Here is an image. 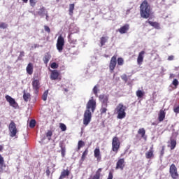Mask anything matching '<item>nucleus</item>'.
Wrapping results in <instances>:
<instances>
[{
    "instance_id": "13d9d810",
    "label": "nucleus",
    "mask_w": 179,
    "mask_h": 179,
    "mask_svg": "<svg viewBox=\"0 0 179 179\" xmlns=\"http://www.w3.org/2000/svg\"><path fill=\"white\" fill-rule=\"evenodd\" d=\"M22 1H23L24 3H27V2H29V0H22Z\"/></svg>"
},
{
    "instance_id": "09e8293b",
    "label": "nucleus",
    "mask_w": 179,
    "mask_h": 179,
    "mask_svg": "<svg viewBox=\"0 0 179 179\" xmlns=\"http://www.w3.org/2000/svg\"><path fill=\"white\" fill-rule=\"evenodd\" d=\"M59 146L61 150H62V149H66V148H65V145H64V142H62V141H61V142L59 143Z\"/></svg>"
},
{
    "instance_id": "1a4fd4ad",
    "label": "nucleus",
    "mask_w": 179,
    "mask_h": 179,
    "mask_svg": "<svg viewBox=\"0 0 179 179\" xmlns=\"http://www.w3.org/2000/svg\"><path fill=\"white\" fill-rule=\"evenodd\" d=\"M116 66H117V55H113L111 57L109 63V71L110 73H113V72H114V69H115Z\"/></svg>"
},
{
    "instance_id": "7c9ffc66",
    "label": "nucleus",
    "mask_w": 179,
    "mask_h": 179,
    "mask_svg": "<svg viewBox=\"0 0 179 179\" xmlns=\"http://www.w3.org/2000/svg\"><path fill=\"white\" fill-rule=\"evenodd\" d=\"M177 146V141L175 139L171 140V150H174Z\"/></svg>"
},
{
    "instance_id": "2f4dec72",
    "label": "nucleus",
    "mask_w": 179,
    "mask_h": 179,
    "mask_svg": "<svg viewBox=\"0 0 179 179\" xmlns=\"http://www.w3.org/2000/svg\"><path fill=\"white\" fill-rule=\"evenodd\" d=\"M136 94L138 99H142L143 96H145V92H143L142 90H138L136 91Z\"/></svg>"
},
{
    "instance_id": "f704fd0d",
    "label": "nucleus",
    "mask_w": 179,
    "mask_h": 179,
    "mask_svg": "<svg viewBox=\"0 0 179 179\" xmlns=\"http://www.w3.org/2000/svg\"><path fill=\"white\" fill-rule=\"evenodd\" d=\"M23 57H24V51L20 52V55L17 57V61H23Z\"/></svg>"
},
{
    "instance_id": "bb28decb",
    "label": "nucleus",
    "mask_w": 179,
    "mask_h": 179,
    "mask_svg": "<svg viewBox=\"0 0 179 179\" xmlns=\"http://www.w3.org/2000/svg\"><path fill=\"white\" fill-rule=\"evenodd\" d=\"M75 10V3L69 4V14L70 16L73 15V10Z\"/></svg>"
},
{
    "instance_id": "0e129e2a",
    "label": "nucleus",
    "mask_w": 179,
    "mask_h": 179,
    "mask_svg": "<svg viewBox=\"0 0 179 179\" xmlns=\"http://www.w3.org/2000/svg\"><path fill=\"white\" fill-rule=\"evenodd\" d=\"M92 1H94V0H92Z\"/></svg>"
},
{
    "instance_id": "f3484780",
    "label": "nucleus",
    "mask_w": 179,
    "mask_h": 179,
    "mask_svg": "<svg viewBox=\"0 0 179 179\" xmlns=\"http://www.w3.org/2000/svg\"><path fill=\"white\" fill-rule=\"evenodd\" d=\"M94 156L96 159L97 162H100L101 160V154L100 152V148H95L94 150Z\"/></svg>"
},
{
    "instance_id": "6ab92c4d",
    "label": "nucleus",
    "mask_w": 179,
    "mask_h": 179,
    "mask_svg": "<svg viewBox=\"0 0 179 179\" xmlns=\"http://www.w3.org/2000/svg\"><path fill=\"white\" fill-rule=\"evenodd\" d=\"M145 55V51L142 50L139 52L138 56L137 57V63L138 65H142V62H143V58Z\"/></svg>"
},
{
    "instance_id": "f257e3e1",
    "label": "nucleus",
    "mask_w": 179,
    "mask_h": 179,
    "mask_svg": "<svg viewBox=\"0 0 179 179\" xmlns=\"http://www.w3.org/2000/svg\"><path fill=\"white\" fill-rule=\"evenodd\" d=\"M86 108L83 117V124L85 127H87V124H90V121H92V113H94V110H96V101L94 99L89 100ZM90 109L92 112H90Z\"/></svg>"
},
{
    "instance_id": "c03bdc74",
    "label": "nucleus",
    "mask_w": 179,
    "mask_h": 179,
    "mask_svg": "<svg viewBox=\"0 0 179 179\" xmlns=\"http://www.w3.org/2000/svg\"><path fill=\"white\" fill-rule=\"evenodd\" d=\"M29 3L32 8H34V6H36V3H37V1L36 0H29Z\"/></svg>"
},
{
    "instance_id": "c756f323",
    "label": "nucleus",
    "mask_w": 179,
    "mask_h": 179,
    "mask_svg": "<svg viewBox=\"0 0 179 179\" xmlns=\"http://www.w3.org/2000/svg\"><path fill=\"white\" fill-rule=\"evenodd\" d=\"M46 12L47 11H45V7L43 6L38 11V15H39V16H44V15H45Z\"/></svg>"
},
{
    "instance_id": "f8f14e48",
    "label": "nucleus",
    "mask_w": 179,
    "mask_h": 179,
    "mask_svg": "<svg viewBox=\"0 0 179 179\" xmlns=\"http://www.w3.org/2000/svg\"><path fill=\"white\" fill-rule=\"evenodd\" d=\"M59 76H60V74L58 70L51 71V73L50 76L51 80H58V79H59Z\"/></svg>"
},
{
    "instance_id": "473e14b6",
    "label": "nucleus",
    "mask_w": 179,
    "mask_h": 179,
    "mask_svg": "<svg viewBox=\"0 0 179 179\" xmlns=\"http://www.w3.org/2000/svg\"><path fill=\"white\" fill-rule=\"evenodd\" d=\"M48 96V90H45L42 95V100H43V101H46Z\"/></svg>"
},
{
    "instance_id": "37998d69",
    "label": "nucleus",
    "mask_w": 179,
    "mask_h": 179,
    "mask_svg": "<svg viewBox=\"0 0 179 179\" xmlns=\"http://www.w3.org/2000/svg\"><path fill=\"white\" fill-rule=\"evenodd\" d=\"M7 28H8V24L5 22L0 23V29H7Z\"/></svg>"
},
{
    "instance_id": "bf43d9fd",
    "label": "nucleus",
    "mask_w": 179,
    "mask_h": 179,
    "mask_svg": "<svg viewBox=\"0 0 179 179\" xmlns=\"http://www.w3.org/2000/svg\"><path fill=\"white\" fill-rule=\"evenodd\" d=\"M174 78V76L173 74L170 75V78Z\"/></svg>"
},
{
    "instance_id": "79ce46f5",
    "label": "nucleus",
    "mask_w": 179,
    "mask_h": 179,
    "mask_svg": "<svg viewBox=\"0 0 179 179\" xmlns=\"http://www.w3.org/2000/svg\"><path fill=\"white\" fill-rule=\"evenodd\" d=\"M172 85H173V86H175L176 89H177V87H178V85H179L178 80H177V79L175 78V79L173 80V82H172Z\"/></svg>"
},
{
    "instance_id": "603ef678",
    "label": "nucleus",
    "mask_w": 179,
    "mask_h": 179,
    "mask_svg": "<svg viewBox=\"0 0 179 179\" xmlns=\"http://www.w3.org/2000/svg\"><path fill=\"white\" fill-rule=\"evenodd\" d=\"M50 174H51V171H50L49 167H48L46 170V175L48 177H50Z\"/></svg>"
},
{
    "instance_id": "a878e982",
    "label": "nucleus",
    "mask_w": 179,
    "mask_h": 179,
    "mask_svg": "<svg viewBox=\"0 0 179 179\" xmlns=\"http://www.w3.org/2000/svg\"><path fill=\"white\" fill-rule=\"evenodd\" d=\"M108 41V36H102L100 38V44L101 47H103V45H106V43Z\"/></svg>"
},
{
    "instance_id": "8fccbe9b",
    "label": "nucleus",
    "mask_w": 179,
    "mask_h": 179,
    "mask_svg": "<svg viewBox=\"0 0 179 179\" xmlns=\"http://www.w3.org/2000/svg\"><path fill=\"white\" fill-rule=\"evenodd\" d=\"M66 152V149H62L61 150L62 157H65V152Z\"/></svg>"
},
{
    "instance_id": "a18cd8bd",
    "label": "nucleus",
    "mask_w": 179,
    "mask_h": 179,
    "mask_svg": "<svg viewBox=\"0 0 179 179\" xmlns=\"http://www.w3.org/2000/svg\"><path fill=\"white\" fill-rule=\"evenodd\" d=\"M47 138H48L49 141L51 139V137L52 136V131H48L46 134Z\"/></svg>"
},
{
    "instance_id": "c85d7f7f",
    "label": "nucleus",
    "mask_w": 179,
    "mask_h": 179,
    "mask_svg": "<svg viewBox=\"0 0 179 179\" xmlns=\"http://www.w3.org/2000/svg\"><path fill=\"white\" fill-rule=\"evenodd\" d=\"M89 153V149L86 148L85 150V151L83 152L82 157H81V161L82 162H85V160L86 159V156H87Z\"/></svg>"
},
{
    "instance_id": "412c9836",
    "label": "nucleus",
    "mask_w": 179,
    "mask_h": 179,
    "mask_svg": "<svg viewBox=\"0 0 179 179\" xmlns=\"http://www.w3.org/2000/svg\"><path fill=\"white\" fill-rule=\"evenodd\" d=\"M69 174H71V172H69V170L64 169L63 171H62L61 175H60L59 179L66 178V177L69 176Z\"/></svg>"
},
{
    "instance_id": "680f3d73",
    "label": "nucleus",
    "mask_w": 179,
    "mask_h": 179,
    "mask_svg": "<svg viewBox=\"0 0 179 179\" xmlns=\"http://www.w3.org/2000/svg\"><path fill=\"white\" fill-rule=\"evenodd\" d=\"M152 125H156V123L153 122L152 123Z\"/></svg>"
},
{
    "instance_id": "72a5a7b5",
    "label": "nucleus",
    "mask_w": 179,
    "mask_h": 179,
    "mask_svg": "<svg viewBox=\"0 0 179 179\" xmlns=\"http://www.w3.org/2000/svg\"><path fill=\"white\" fill-rule=\"evenodd\" d=\"M85 144L84 141L82 140H80L78 143V150H80V148H83V146H85Z\"/></svg>"
},
{
    "instance_id": "a211bd4d",
    "label": "nucleus",
    "mask_w": 179,
    "mask_h": 179,
    "mask_svg": "<svg viewBox=\"0 0 179 179\" xmlns=\"http://www.w3.org/2000/svg\"><path fill=\"white\" fill-rule=\"evenodd\" d=\"M129 30V24H126L118 29L120 34H125Z\"/></svg>"
},
{
    "instance_id": "5fc2aeb1",
    "label": "nucleus",
    "mask_w": 179,
    "mask_h": 179,
    "mask_svg": "<svg viewBox=\"0 0 179 179\" xmlns=\"http://www.w3.org/2000/svg\"><path fill=\"white\" fill-rule=\"evenodd\" d=\"M173 59H174L173 55L169 56L168 61H173Z\"/></svg>"
},
{
    "instance_id": "4468645a",
    "label": "nucleus",
    "mask_w": 179,
    "mask_h": 179,
    "mask_svg": "<svg viewBox=\"0 0 179 179\" xmlns=\"http://www.w3.org/2000/svg\"><path fill=\"white\" fill-rule=\"evenodd\" d=\"M155 150H153V145L150 148V150L145 152V159H153L155 157Z\"/></svg>"
},
{
    "instance_id": "b1692460",
    "label": "nucleus",
    "mask_w": 179,
    "mask_h": 179,
    "mask_svg": "<svg viewBox=\"0 0 179 179\" xmlns=\"http://www.w3.org/2000/svg\"><path fill=\"white\" fill-rule=\"evenodd\" d=\"M28 75H33V63H29L26 68Z\"/></svg>"
},
{
    "instance_id": "5701e85b",
    "label": "nucleus",
    "mask_w": 179,
    "mask_h": 179,
    "mask_svg": "<svg viewBox=\"0 0 179 179\" xmlns=\"http://www.w3.org/2000/svg\"><path fill=\"white\" fill-rule=\"evenodd\" d=\"M43 59L44 64H48V62H50V60L51 59V54H50V52H46Z\"/></svg>"
},
{
    "instance_id": "423d86ee",
    "label": "nucleus",
    "mask_w": 179,
    "mask_h": 179,
    "mask_svg": "<svg viewBox=\"0 0 179 179\" xmlns=\"http://www.w3.org/2000/svg\"><path fill=\"white\" fill-rule=\"evenodd\" d=\"M8 130L10 132V136L11 138H15L16 136V134L19 131H17V128L16 127V124L13 120H11L9 125H8Z\"/></svg>"
},
{
    "instance_id": "f03ea898",
    "label": "nucleus",
    "mask_w": 179,
    "mask_h": 179,
    "mask_svg": "<svg viewBox=\"0 0 179 179\" xmlns=\"http://www.w3.org/2000/svg\"><path fill=\"white\" fill-rule=\"evenodd\" d=\"M140 15L143 19H149L152 15V8L147 0H144L140 6Z\"/></svg>"
},
{
    "instance_id": "de8ad7c7",
    "label": "nucleus",
    "mask_w": 179,
    "mask_h": 179,
    "mask_svg": "<svg viewBox=\"0 0 179 179\" xmlns=\"http://www.w3.org/2000/svg\"><path fill=\"white\" fill-rule=\"evenodd\" d=\"M166 149V146H162L161 152H160V156H164V150Z\"/></svg>"
},
{
    "instance_id": "393cba45",
    "label": "nucleus",
    "mask_w": 179,
    "mask_h": 179,
    "mask_svg": "<svg viewBox=\"0 0 179 179\" xmlns=\"http://www.w3.org/2000/svg\"><path fill=\"white\" fill-rule=\"evenodd\" d=\"M138 135H141V138L146 139V130L144 128L139 129L138 131Z\"/></svg>"
},
{
    "instance_id": "a19ab883",
    "label": "nucleus",
    "mask_w": 179,
    "mask_h": 179,
    "mask_svg": "<svg viewBox=\"0 0 179 179\" xmlns=\"http://www.w3.org/2000/svg\"><path fill=\"white\" fill-rule=\"evenodd\" d=\"M121 79L124 80V82H125L126 83L128 82V76H127V74H123L122 76H121Z\"/></svg>"
},
{
    "instance_id": "dca6fc26",
    "label": "nucleus",
    "mask_w": 179,
    "mask_h": 179,
    "mask_svg": "<svg viewBox=\"0 0 179 179\" xmlns=\"http://www.w3.org/2000/svg\"><path fill=\"white\" fill-rule=\"evenodd\" d=\"M101 171H103L102 168L98 169L95 175L90 176L88 179H100V177H101Z\"/></svg>"
},
{
    "instance_id": "49530a36",
    "label": "nucleus",
    "mask_w": 179,
    "mask_h": 179,
    "mask_svg": "<svg viewBox=\"0 0 179 179\" xmlns=\"http://www.w3.org/2000/svg\"><path fill=\"white\" fill-rule=\"evenodd\" d=\"M44 29H45V31H47V33L48 34L51 33V29H50V27L45 25Z\"/></svg>"
},
{
    "instance_id": "9d476101",
    "label": "nucleus",
    "mask_w": 179,
    "mask_h": 179,
    "mask_svg": "<svg viewBox=\"0 0 179 179\" xmlns=\"http://www.w3.org/2000/svg\"><path fill=\"white\" fill-rule=\"evenodd\" d=\"M6 100L9 103V105L11 107H13L14 108H17L19 107V105L17 104V102L15 100V99L12 98V96L9 95H6Z\"/></svg>"
},
{
    "instance_id": "c9c22d12",
    "label": "nucleus",
    "mask_w": 179,
    "mask_h": 179,
    "mask_svg": "<svg viewBox=\"0 0 179 179\" xmlns=\"http://www.w3.org/2000/svg\"><path fill=\"white\" fill-rule=\"evenodd\" d=\"M117 61L119 66H122V65H124V59H122V57L117 58Z\"/></svg>"
},
{
    "instance_id": "6e6d98bb",
    "label": "nucleus",
    "mask_w": 179,
    "mask_h": 179,
    "mask_svg": "<svg viewBox=\"0 0 179 179\" xmlns=\"http://www.w3.org/2000/svg\"><path fill=\"white\" fill-rule=\"evenodd\" d=\"M44 15L46 16V20H48V12L46 11V13Z\"/></svg>"
},
{
    "instance_id": "aec40b11",
    "label": "nucleus",
    "mask_w": 179,
    "mask_h": 179,
    "mask_svg": "<svg viewBox=\"0 0 179 179\" xmlns=\"http://www.w3.org/2000/svg\"><path fill=\"white\" fill-rule=\"evenodd\" d=\"M6 165L5 164V160L2 155H0V173H3V168L5 169Z\"/></svg>"
},
{
    "instance_id": "864d4df0",
    "label": "nucleus",
    "mask_w": 179,
    "mask_h": 179,
    "mask_svg": "<svg viewBox=\"0 0 179 179\" xmlns=\"http://www.w3.org/2000/svg\"><path fill=\"white\" fill-rule=\"evenodd\" d=\"M113 172L110 171L107 179H113Z\"/></svg>"
},
{
    "instance_id": "ea45409f",
    "label": "nucleus",
    "mask_w": 179,
    "mask_h": 179,
    "mask_svg": "<svg viewBox=\"0 0 179 179\" xmlns=\"http://www.w3.org/2000/svg\"><path fill=\"white\" fill-rule=\"evenodd\" d=\"M29 127H30V128H34V127H36V120H31L29 122Z\"/></svg>"
},
{
    "instance_id": "0eeeda50",
    "label": "nucleus",
    "mask_w": 179,
    "mask_h": 179,
    "mask_svg": "<svg viewBox=\"0 0 179 179\" xmlns=\"http://www.w3.org/2000/svg\"><path fill=\"white\" fill-rule=\"evenodd\" d=\"M64 45H65V39L62 35H60L59 36L56 43L57 50L59 51V52L64 50Z\"/></svg>"
},
{
    "instance_id": "39448f33",
    "label": "nucleus",
    "mask_w": 179,
    "mask_h": 179,
    "mask_svg": "<svg viewBox=\"0 0 179 179\" xmlns=\"http://www.w3.org/2000/svg\"><path fill=\"white\" fill-rule=\"evenodd\" d=\"M120 148H121V142L120 141V138L117 136H114L112 139L113 152H115L116 154L118 153Z\"/></svg>"
},
{
    "instance_id": "2eb2a0df",
    "label": "nucleus",
    "mask_w": 179,
    "mask_h": 179,
    "mask_svg": "<svg viewBox=\"0 0 179 179\" xmlns=\"http://www.w3.org/2000/svg\"><path fill=\"white\" fill-rule=\"evenodd\" d=\"M164 118H166V111L162 109L159 110V113L158 114V121L159 122H163V121H164Z\"/></svg>"
},
{
    "instance_id": "e2e57ef3",
    "label": "nucleus",
    "mask_w": 179,
    "mask_h": 179,
    "mask_svg": "<svg viewBox=\"0 0 179 179\" xmlns=\"http://www.w3.org/2000/svg\"><path fill=\"white\" fill-rule=\"evenodd\" d=\"M69 43H73V41H71V40L69 41Z\"/></svg>"
},
{
    "instance_id": "e433bc0d",
    "label": "nucleus",
    "mask_w": 179,
    "mask_h": 179,
    "mask_svg": "<svg viewBox=\"0 0 179 179\" xmlns=\"http://www.w3.org/2000/svg\"><path fill=\"white\" fill-rule=\"evenodd\" d=\"M59 128L62 131H66V125L64 123H59Z\"/></svg>"
},
{
    "instance_id": "4be33fe9",
    "label": "nucleus",
    "mask_w": 179,
    "mask_h": 179,
    "mask_svg": "<svg viewBox=\"0 0 179 179\" xmlns=\"http://www.w3.org/2000/svg\"><path fill=\"white\" fill-rule=\"evenodd\" d=\"M146 23H149L150 26H152L155 29H157V30H160V24H159V22L147 21Z\"/></svg>"
},
{
    "instance_id": "20e7f679",
    "label": "nucleus",
    "mask_w": 179,
    "mask_h": 179,
    "mask_svg": "<svg viewBox=\"0 0 179 179\" xmlns=\"http://www.w3.org/2000/svg\"><path fill=\"white\" fill-rule=\"evenodd\" d=\"M99 99L101 103L100 113L101 114H106V113H107V107H108V95L101 94Z\"/></svg>"
},
{
    "instance_id": "052dcab7",
    "label": "nucleus",
    "mask_w": 179,
    "mask_h": 179,
    "mask_svg": "<svg viewBox=\"0 0 179 179\" xmlns=\"http://www.w3.org/2000/svg\"><path fill=\"white\" fill-rule=\"evenodd\" d=\"M64 92H69L68 88H65Z\"/></svg>"
},
{
    "instance_id": "ddd939ff",
    "label": "nucleus",
    "mask_w": 179,
    "mask_h": 179,
    "mask_svg": "<svg viewBox=\"0 0 179 179\" xmlns=\"http://www.w3.org/2000/svg\"><path fill=\"white\" fill-rule=\"evenodd\" d=\"M32 87L35 92V94H38V90H40V81L38 80L32 81Z\"/></svg>"
},
{
    "instance_id": "3c124183",
    "label": "nucleus",
    "mask_w": 179,
    "mask_h": 179,
    "mask_svg": "<svg viewBox=\"0 0 179 179\" xmlns=\"http://www.w3.org/2000/svg\"><path fill=\"white\" fill-rule=\"evenodd\" d=\"M173 111H174V113H176V114H179V106H177V107L173 108Z\"/></svg>"
},
{
    "instance_id": "4d7b16f0",
    "label": "nucleus",
    "mask_w": 179,
    "mask_h": 179,
    "mask_svg": "<svg viewBox=\"0 0 179 179\" xmlns=\"http://www.w3.org/2000/svg\"><path fill=\"white\" fill-rule=\"evenodd\" d=\"M3 150V146L0 145V152H2Z\"/></svg>"
},
{
    "instance_id": "cd10ccee",
    "label": "nucleus",
    "mask_w": 179,
    "mask_h": 179,
    "mask_svg": "<svg viewBox=\"0 0 179 179\" xmlns=\"http://www.w3.org/2000/svg\"><path fill=\"white\" fill-rule=\"evenodd\" d=\"M30 93L29 92H26V90H24L23 91V99L24 100V101H29V99H30Z\"/></svg>"
},
{
    "instance_id": "4c0bfd02",
    "label": "nucleus",
    "mask_w": 179,
    "mask_h": 179,
    "mask_svg": "<svg viewBox=\"0 0 179 179\" xmlns=\"http://www.w3.org/2000/svg\"><path fill=\"white\" fill-rule=\"evenodd\" d=\"M93 93L94 94H95V96L97 97L99 95H98V92H99V89L97 88V85H95L93 88Z\"/></svg>"
},
{
    "instance_id": "58836bf2",
    "label": "nucleus",
    "mask_w": 179,
    "mask_h": 179,
    "mask_svg": "<svg viewBox=\"0 0 179 179\" xmlns=\"http://www.w3.org/2000/svg\"><path fill=\"white\" fill-rule=\"evenodd\" d=\"M58 66L59 65L56 62H53L50 64V68H52V69H57Z\"/></svg>"
},
{
    "instance_id": "7ed1b4c3",
    "label": "nucleus",
    "mask_w": 179,
    "mask_h": 179,
    "mask_svg": "<svg viewBox=\"0 0 179 179\" xmlns=\"http://www.w3.org/2000/svg\"><path fill=\"white\" fill-rule=\"evenodd\" d=\"M127 110V106H124L122 103H119L115 109V113L117 114V120H124L125 117H127V113L125 112Z\"/></svg>"
},
{
    "instance_id": "9b49d317",
    "label": "nucleus",
    "mask_w": 179,
    "mask_h": 179,
    "mask_svg": "<svg viewBox=\"0 0 179 179\" xmlns=\"http://www.w3.org/2000/svg\"><path fill=\"white\" fill-rule=\"evenodd\" d=\"M125 168V159L124 158L119 159L116 163L115 170H124Z\"/></svg>"
},
{
    "instance_id": "6e6552de",
    "label": "nucleus",
    "mask_w": 179,
    "mask_h": 179,
    "mask_svg": "<svg viewBox=\"0 0 179 179\" xmlns=\"http://www.w3.org/2000/svg\"><path fill=\"white\" fill-rule=\"evenodd\" d=\"M169 174L172 179H178L179 174H178V171H177V166H176V164H172L170 166Z\"/></svg>"
}]
</instances>
